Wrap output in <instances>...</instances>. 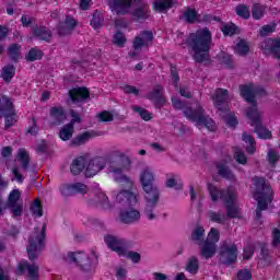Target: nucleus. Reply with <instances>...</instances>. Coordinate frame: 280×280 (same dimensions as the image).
I'll return each instance as SVG.
<instances>
[{"instance_id": "de8ad7c7", "label": "nucleus", "mask_w": 280, "mask_h": 280, "mask_svg": "<svg viewBox=\"0 0 280 280\" xmlns=\"http://www.w3.org/2000/svg\"><path fill=\"white\" fill-rule=\"evenodd\" d=\"M131 110H133V113H138L143 121H150L152 119V113L143 107L135 105L131 107Z\"/></svg>"}, {"instance_id": "f03ea898", "label": "nucleus", "mask_w": 280, "mask_h": 280, "mask_svg": "<svg viewBox=\"0 0 280 280\" xmlns=\"http://www.w3.org/2000/svg\"><path fill=\"white\" fill-rule=\"evenodd\" d=\"M140 183L144 191V213L148 220L152 221L155 218L154 209H156V205H159V200H161V191L152 185V183H154V174H152L149 168L141 173Z\"/></svg>"}, {"instance_id": "49530a36", "label": "nucleus", "mask_w": 280, "mask_h": 280, "mask_svg": "<svg viewBox=\"0 0 280 280\" xmlns=\"http://www.w3.org/2000/svg\"><path fill=\"white\" fill-rule=\"evenodd\" d=\"M234 51H235V54H237V56H246L248 54V51H250V47L248 46L246 40L241 39L236 44Z\"/></svg>"}, {"instance_id": "72a5a7b5", "label": "nucleus", "mask_w": 280, "mask_h": 280, "mask_svg": "<svg viewBox=\"0 0 280 280\" xmlns=\"http://www.w3.org/2000/svg\"><path fill=\"white\" fill-rule=\"evenodd\" d=\"M7 56L12 62L21 60V45L13 43L8 47Z\"/></svg>"}, {"instance_id": "0eeeda50", "label": "nucleus", "mask_w": 280, "mask_h": 280, "mask_svg": "<svg viewBox=\"0 0 280 280\" xmlns=\"http://www.w3.org/2000/svg\"><path fill=\"white\" fill-rule=\"evenodd\" d=\"M246 117L252 121L250 125L254 126V131L259 139H270L272 137V132L261 125V114L259 110L247 108Z\"/></svg>"}, {"instance_id": "2eb2a0df", "label": "nucleus", "mask_w": 280, "mask_h": 280, "mask_svg": "<svg viewBox=\"0 0 280 280\" xmlns=\"http://www.w3.org/2000/svg\"><path fill=\"white\" fill-rule=\"evenodd\" d=\"M137 0H108L107 5L117 16H126Z\"/></svg>"}, {"instance_id": "9d476101", "label": "nucleus", "mask_w": 280, "mask_h": 280, "mask_svg": "<svg viewBox=\"0 0 280 280\" xmlns=\"http://www.w3.org/2000/svg\"><path fill=\"white\" fill-rule=\"evenodd\" d=\"M69 259L77 264L83 272H91L93 270V262L91 261V258L89 255H86L84 252H70L68 254Z\"/></svg>"}, {"instance_id": "dca6fc26", "label": "nucleus", "mask_w": 280, "mask_h": 280, "mask_svg": "<svg viewBox=\"0 0 280 280\" xmlns=\"http://www.w3.org/2000/svg\"><path fill=\"white\" fill-rule=\"evenodd\" d=\"M130 159L121 154L116 166L113 164L108 166V172L110 174H116V176H120L122 180H126L128 183L129 179L126 175H124V171L130 170Z\"/></svg>"}, {"instance_id": "e433bc0d", "label": "nucleus", "mask_w": 280, "mask_h": 280, "mask_svg": "<svg viewBox=\"0 0 280 280\" xmlns=\"http://www.w3.org/2000/svg\"><path fill=\"white\" fill-rule=\"evenodd\" d=\"M74 130L75 127H71L69 124L63 125V127L59 130V139H61V141H69L71 137H73Z\"/></svg>"}, {"instance_id": "6ab92c4d", "label": "nucleus", "mask_w": 280, "mask_h": 280, "mask_svg": "<svg viewBox=\"0 0 280 280\" xmlns=\"http://www.w3.org/2000/svg\"><path fill=\"white\" fill-rule=\"evenodd\" d=\"M135 3H137L138 7L131 11L133 21H148V19H150V8H148V4H145L143 0H136Z\"/></svg>"}, {"instance_id": "412c9836", "label": "nucleus", "mask_w": 280, "mask_h": 280, "mask_svg": "<svg viewBox=\"0 0 280 280\" xmlns=\"http://www.w3.org/2000/svg\"><path fill=\"white\" fill-rule=\"evenodd\" d=\"M116 202L122 206L135 207L137 205V195L130 190H121L116 196Z\"/></svg>"}, {"instance_id": "393cba45", "label": "nucleus", "mask_w": 280, "mask_h": 280, "mask_svg": "<svg viewBox=\"0 0 280 280\" xmlns=\"http://www.w3.org/2000/svg\"><path fill=\"white\" fill-rule=\"evenodd\" d=\"M237 196L235 194H230L228 203H225L226 215L230 219L240 218V207L235 203Z\"/></svg>"}, {"instance_id": "f257e3e1", "label": "nucleus", "mask_w": 280, "mask_h": 280, "mask_svg": "<svg viewBox=\"0 0 280 280\" xmlns=\"http://www.w3.org/2000/svg\"><path fill=\"white\" fill-rule=\"evenodd\" d=\"M213 43V33L209 27L197 30L190 33L187 38V45L192 49V60L197 65L211 63V45Z\"/></svg>"}, {"instance_id": "8fccbe9b", "label": "nucleus", "mask_w": 280, "mask_h": 280, "mask_svg": "<svg viewBox=\"0 0 280 280\" xmlns=\"http://www.w3.org/2000/svg\"><path fill=\"white\" fill-rule=\"evenodd\" d=\"M2 117H4V128L8 130V128H12L14 124H16V109H13L9 114H4Z\"/></svg>"}, {"instance_id": "39448f33", "label": "nucleus", "mask_w": 280, "mask_h": 280, "mask_svg": "<svg viewBox=\"0 0 280 280\" xmlns=\"http://www.w3.org/2000/svg\"><path fill=\"white\" fill-rule=\"evenodd\" d=\"M47 237V224L42 226L40 232L38 229H35V233L30 236L28 238V247H27V255L30 261H35L38 258V253L45 248V240Z\"/></svg>"}, {"instance_id": "2f4dec72", "label": "nucleus", "mask_w": 280, "mask_h": 280, "mask_svg": "<svg viewBox=\"0 0 280 280\" xmlns=\"http://www.w3.org/2000/svg\"><path fill=\"white\" fill-rule=\"evenodd\" d=\"M189 241L194 242L198 246H202V244H205V228H195L189 236Z\"/></svg>"}, {"instance_id": "c756f323", "label": "nucleus", "mask_w": 280, "mask_h": 280, "mask_svg": "<svg viewBox=\"0 0 280 280\" xmlns=\"http://www.w3.org/2000/svg\"><path fill=\"white\" fill-rule=\"evenodd\" d=\"M217 170H218V174H219V176H221V178H224L225 180H231L232 183H235V180H236L235 174H233V171H231V168H229V166H226V164L217 163Z\"/></svg>"}, {"instance_id": "603ef678", "label": "nucleus", "mask_w": 280, "mask_h": 280, "mask_svg": "<svg viewBox=\"0 0 280 280\" xmlns=\"http://www.w3.org/2000/svg\"><path fill=\"white\" fill-rule=\"evenodd\" d=\"M31 211L35 218H43V202L39 199H35L31 205Z\"/></svg>"}, {"instance_id": "e2e57ef3", "label": "nucleus", "mask_w": 280, "mask_h": 280, "mask_svg": "<svg viewBox=\"0 0 280 280\" xmlns=\"http://www.w3.org/2000/svg\"><path fill=\"white\" fill-rule=\"evenodd\" d=\"M207 240L214 242V245L218 244V242H220V231L215 228H211Z\"/></svg>"}, {"instance_id": "a211bd4d", "label": "nucleus", "mask_w": 280, "mask_h": 280, "mask_svg": "<svg viewBox=\"0 0 280 280\" xmlns=\"http://www.w3.org/2000/svg\"><path fill=\"white\" fill-rule=\"evenodd\" d=\"M25 272H28L30 280H38V266L30 265L27 260H22L19 262L15 273L21 277Z\"/></svg>"}, {"instance_id": "6e6552de", "label": "nucleus", "mask_w": 280, "mask_h": 280, "mask_svg": "<svg viewBox=\"0 0 280 280\" xmlns=\"http://www.w3.org/2000/svg\"><path fill=\"white\" fill-rule=\"evenodd\" d=\"M154 40V34L151 31H142L140 36H136L132 42L133 50L128 52L129 58H137L139 49L149 47L150 43Z\"/></svg>"}, {"instance_id": "aec40b11", "label": "nucleus", "mask_w": 280, "mask_h": 280, "mask_svg": "<svg viewBox=\"0 0 280 280\" xmlns=\"http://www.w3.org/2000/svg\"><path fill=\"white\" fill-rule=\"evenodd\" d=\"M208 191L210 194V197L212 199V202H218V198L224 202V205H229V196L231 194H235L233 191H226L224 189H219L213 184H208Z\"/></svg>"}, {"instance_id": "a19ab883", "label": "nucleus", "mask_w": 280, "mask_h": 280, "mask_svg": "<svg viewBox=\"0 0 280 280\" xmlns=\"http://www.w3.org/2000/svg\"><path fill=\"white\" fill-rule=\"evenodd\" d=\"M243 141L249 144L246 148L247 154H255V152L257 151V142L255 141V138H253V136L248 133H243Z\"/></svg>"}, {"instance_id": "c85d7f7f", "label": "nucleus", "mask_w": 280, "mask_h": 280, "mask_svg": "<svg viewBox=\"0 0 280 280\" xmlns=\"http://www.w3.org/2000/svg\"><path fill=\"white\" fill-rule=\"evenodd\" d=\"M85 167H86V158L78 156L72 161L70 165V171H71V174H73V176H79V174H82V172H84Z\"/></svg>"}, {"instance_id": "338daca9", "label": "nucleus", "mask_w": 280, "mask_h": 280, "mask_svg": "<svg viewBox=\"0 0 280 280\" xmlns=\"http://www.w3.org/2000/svg\"><path fill=\"white\" fill-rule=\"evenodd\" d=\"M114 119H115V116L108 110H104L98 114L100 121L106 122V121H113Z\"/></svg>"}, {"instance_id": "1a4fd4ad", "label": "nucleus", "mask_w": 280, "mask_h": 280, "mask_svg": "<svg viewBox=\"0 0 280 280\" xmlns=\"http://www.w3.org/2000/svg\"><path fill=\"white\" fill-rule=\"evenodd\" d=\"M104 242L110 250L117 253L120 257L126 255V248H128V241H126V238L106 235Z\"/></svg>"}, {"instance_id": "ea45409f", "label": "nucleus", "mask_w": 280, "mask_h": 280, "mask_svg": "<svg viewBox=\"0 0 280 280\" xmlns=\"http://www.w3.org/2000/svg\"><path fill=\"white\" fill-rule=\"evenodd\" d=\"M252 16L254 21H261L266 16V7L259 3H255L252 8Z\"/></svg>"}, {"instance_id": "473e14b6", "label": "nucleus", "mask_w": 280, "mask_h": 280, "mask_svg": "<svg viewBox=\"0 0 280 280\" xmlns=\"http://www.w3.org/2000/svg\"><path fill=\"white\" fill-rule=\"evenodd\" d=\"M14 75H16V68L14 67V65L9 63L2 68L0 78H2V80L7 84H10L12 82V78H14Z\"/></svg>"}, {"instance_id": "f8f14e48", "label": "nucleus", "mask_w": 280, "mask_h": 280, "mask_svg": "<svg viewBox=\"0 0 280 280\" xmlns=\"http://www.w3.org/2000/svg\"><path fill=\"white\" fill-rule=\"evenodd\" d=\"M165 89L163 85L158 84L155 85L152 91H149L145 95V100H149V102H152L155 106V108H163L165 104L167 103V100H165L164 95Z\"/></svg>"}, {"instance_id": "f704fd0d", "label": "nucleus", "mask_w": 280, "mask_h": 280, "mask_svg": "<svg viewBox=\"0 0 280 280\" xmlns=\"http://www.w3.org/2000/svg\"><path fill=\"white\" fill-rule=\"evenodd\" d=\"M43 56H45L43 50L38 49V47H33L25 56V60L27 62H36V60H43Z\"/></svg>"}, {"instance_id": "4be33fe9", "label": "nucleus", "mask_w": 280, "mask_h": 280, "mask_svg": "<svg viewBox=\"0 0 280 280\" xmlns=\"http://www.w3.org/2000/svg\"><path fill=\"white\" fill-rule=\"evenodd\" d=\"M49 116L52 120V126H62V124H65V119H67V112H65V107L62 106H54L50 108Z\"/></svg>"}, {"instance_id": "20e7f679", "label": "nucleus", "mask_w": 280, "mask_h": 280, "mask_svg": "<svg viewBox=\"0 0 280 280\" xmlns=\"http://www.w3.org/2000/svg\"><path fill=\"white\" fill-rule=\"evenodd\" d=\"M253 183L256 187L254 198L258 202L256 218L257 220H261V211H266L268 205L272 202V188L266 184V178L264 177L255 176L253 177Z\"/></svg>"}, {"instance_id": "6e6d98bb", "label": "nucleus", "mask_w": 280, "mask_h": 280, "mask_svg": "<svg viewBox=\"0 0 280 280\" xmlns=\"http://www.w3.org/2000/svg\"><path fill=\"white\" fill-rule=\"evenodd\" d=\"M276 31H277V22H271L269 24L261 26L259 34L260 36H268V34H272Z\"/></svg>"}, {"instance_id": "9b49d317", "label": "nucleus", "mask_w": 280, "mask_h": 280, "mask_svg": "<svg viewBox=\"0 0 280 280\" xmlns=\"http://www.w3.org/2000/svg\"><path fill=\"white\" fill-rule=\"evenodd\" d=\"M108 163V158L104 156H96L88 163L85 167V176L86 178H93V176H96L98 172H102L104 167H106Z\"/></svg>"}, {"instance_id": "b1692460", "label": "nucleus", "mask_w": 280, "mask_h": 280, "mask_svg": "<svg viewBox=\"0 0 280 280\" xmlns=\"http://www.w3.org/2000/svg\"><path fill=\"white\" fill-rule=\"evenodd\" d=\"M200 246V256L203 257V259H211L215 256V253L218 250V246L214 242H210L209 240L203 241V243Z\"/></svg>"}, {"instance_id": "4d7b16f0", "label": "nucleus", "mask_w": 280, "mask_h": 280, "mask_svg": "<svg viewBox=\"0 0 280 280\" xmlns=\"http://www.w3.org/2000/svg\"><path fill=\"white\" fill-rule=\"evenodd\" d=\"M59 191L63 198L73 196V184H62L59 186Z\"/></svg>"}, {"instance_id": "79ce46f5", "label": "nucleus", "mask_w": 280, "mask_h": 280, "mask_svg": "<svg viewBox=\"0 0 280 280\" xmlns=\"http://www.w3.org/2000/svg\"><path fill=\"white\" fill-rule=\"evenodd\" d=\"M221 32L223 36H235V34H238L240 27H237L235 23L223 24L221 26Z\"/></svg>"}, {"instance_id": "bb28decb", "label": "nucleus", "mask_w": 280, "mask_h": 280, "mask_svg": "<svg viewBox=\"0 0 280 280\" xmlns=\"http://www.w3.org/2000/svg\"><path fill=\"white\" fill-rule=\"evenodd\" d=\"M139 220H141L139 210L130 209L120 212V222H122V224H135V222H139Z\"/></svg>"}, {"instance_id": "7ed1b4c3", "label": "nucleus", "mask_w": 280, "mask_h": 280, "mask_svg": "<svg viewBox=\"0 0 280 280\" xmlns=\"http://www.w3.org/2000/svg\"><path fill=\"white\" fill-rule=\"evenodd\" d=\"M172 105L175 110H184V116L197 126H205L208 130L213 132L215 130V121L211 117L205 115V108L198 103L196 108L187 107L185 101L172 98Z\"/></svg>"}, {"instance_id": "423d86ee", "label": "nucleus", "mask_w": 280, "mask_h": 280, "mask_svg": "<svg viewBox=\"0 0 280 280\" xmlns=\"http://www.w3.org/2000/svg\"><path fill=\"white\" fill-rule=\"evenodd\" d=\"M240 255V249L235 243L223 242L219 252V261L222 266H233L237 264V256Z\"/></svg>"}, {"instance_id": "680f3d73", "label": "nucleus", "mask_w": 280, "mask_h": 280, "mask_svg": "<svg viewBox=\"0 0 280 280\" xmlns=\"http://www.w3.org/2000/svg\"><path fill=\"white\" fill-rule=\"evenodd\" d=\"M225 124L226 126H229V128H236L237 124H240L237 121V117H235V114H228L225 117Z\"/></svg>"}, {"instance_id": "58836bf2", "label": "nucleus", "mask_w": 280, "mask_h": 280, "mask_svg": "<svg viewBox=\"0 0 280 280\" xmlns=\"http://www.w3.org/2000/svg\"><path fill=\"white\" fill-rule=\"evenodd\" d=\"M103 23H104V15L102 14V12L97 10L94 11L91 23H90L91 27H93V30H102Z\"/></svg>"}, {"instance_id": "ddd939ff", "label": "nucleus", "mask_w": 280, "mask_h": 280, "mask_svg": "<svg viewBox=\"0 0 280 280\" xmlns=\"http://www.w3.org/2000/svg\"><path fill=\"white\" fill-rule=\"evenodd\" d=\"M260 49L265 56H273L280 60V38H267L260 43Z\"/></svg>"}, {"instance_id": "c03bdc74", "label": "nucleus", "mask_w": 280, "mask_h": 280, "mask_svg": "<svg viewBox=\"0 0 280 280\" xmlns=\"http://www.w3.org/2000/svg\"><path fill=\"white\" fill-rule=\"evenodd\" d=\"M219 62L220 65H223L225 69H233V67H235L233 57L225 52H222L221 55H219Z\"/></svg>"}, {"instance_id": "69168bd1", "label": "nucleus", "mask_w": 280, "mask_h": 280, "mask_svg": "<svg viewBox=\"0 0 280 280\" xmlns=\"http://www.w3.org/2000/svg\"><path fill=\"white\" fill-rule=\"evenodd\" d=\"M237 279L238 280H252L253 279V272L248 269H241L237 272Z\"/></svg>"}, {"instance_id": "0e129e2a", "label": "nucleus", "mask_w": 280, "mask_h": 280, "mask_svg": "<svg viewBox=\"0 0 280 280\" xmlns=\"http://www.w3.org/2000/svg\"><path fill=\"white\" fill-rule=\"evenodd\" d=\"M253 255H255V247L253 245H247L246 247H244L243 259L245 261H248V259H250Z\"/></svg>"}, {"instance_id": "f3484780", "label": "nucleus", "mask_w": 280, "mask_h": 280, "mask_svg": "<svg viewBox=\"0 0 280 280\" xmlns=\"http://www.w3.org/2000/svg\"><path fill=\"white\" fill-rule=\"evenodd\" d=\"M241 97L247 102V104H252L248 108L257 109V98H255V84L248 83V84H241L238 86Z\"/></svg>"}, {"instance_id": "bf43d9fd", "label": "nucleus", "mask_w": 280, "mask_h": 280, "mask_svg": "<svg viewBox=\"0 0 280 280\" xmlns=\"http://www.w3.org/2000/svg\"><path fill=\"white\" fill-rule=\"evenodd\" d=\"M114 45L117 47H124L126 45V36L121 31H117L114 35Z\"/></svg>"}, {"instance_id": "864d4df0", "label": "nucleus", "mask_w": 280, "mask_h": 280, "mask_svg": "<svg viewBox=\"0 0 280 280\" xmlns=\"http://www.w3.org/2000/svg\"><path fill=\"white\" fill-rule=\"evenodd\" d=\"M19 200H21V190L14 189L10 192L9 199H8V207H14L18 205Z\"/></svg>"}, {"instance_id": "09e8293b", "label": "nucleus", "mask_w": 280, "mask_h": 280, "mask_svg": "<svg viewBox=\"0 0 280 280\" xmlns=\"http://www.w3.org/2000/svg\"><path fill=\"white\" fill-rule=\"evenodd\" d=\"M18 160L21 161L23 170L30 167V153L25 149H20L18 152Z\"/></svg>"}, {"instance_id": "cd10ccee", "label": "nucleus", "mask_w": 280, "mask_h": 280, "mask_svg": "<svg viewBox=\"0 0 280 280\" xmlns=\"http://www.w3.org/2000/svg\"><path fill=\"white\" fill-rule=\"evenodd\" d=\"M12 110H15L12 98L5 94H0V119L3 115H10Z\"/></svg>"}, {"instance_id": "13d9d810", "label": "nucleus", "mask_w": 280, "mask_h": 280, "mask_svg": "<svg viewBox=\"0 0 280 280\" xmlns=\"http://www.w3.org/2000/svg\"><path fill=\"white\" fill-rule=\"evenodd\" d=\"M267 159H268L269 165L275 167V165L279 163L280 155L277 153V151L270 149L267 153Z\"/></svg>"}, {"instance_id": "774afa93", "label": "nucleus", "mask_w": 280, "mask_h": 280, "mask_svg": "<svg viewBox=\"0 0 280 280\" xmlns=\"http://www.w3.org/2000/svg\"><path fill=\"white\" fill-rule=\"evenodd\" d=\"M280 244V230L275 228L272 230V243L271 246H273V248H277V246H279Z\"/></svg>"}, {"instance_id": "37998d69", "label": "nucleus", "mask_w": 280, "mask_h": 280, "mask_svg": "<svg viewBox=\"0 0 280 280\" xmlns=\"http://www.w3.org/2000/svg\"><path fill=\"white\" fill-rule=\"evenodd\" d=\"M183 16L189 25H192V23H196L198 21V12L195 9L188 8L184 11Z\"/></svg>"}, {"instance_id": "5fc2aeb1", "label": "nucleus", "mask_w": 280, "mask_h": 280, "mask_svg": "<svg viewBox=\"0 0 280 280\" xmlns=\"http://www.w3.org/2000/svg\"><path fill=\"white\" fill-rule=\"evenodd\" d=\"M72 192L73 196L81 194L82 196H84V194H89V186H86V184L83 183H74L72 184Z\"/></svg>"}, {"instance_id": "052dcab7", "label": "nucleus", "mask_w": 280, "mask_h": 280, "mask_svg": "<svg viewBox=\"0 0 280 280\" xmlns=\"http://www.w3.org/2000/svg\"><path fill=\"white\" fill-rule=\"evenodd\" d=\"M57 32L59 36H67L70 32H73V30L66 25L65 22H59L57 25Z\"/></svg>"}, {"instance_id": "a878e982", "label": "nucleus", "mask_w": 280, "mask_h": 280, "mask_svg": "<svg viewBox=\"0 0 280 280\" xmlns=\"http://www.w3.org/2000/svg\"><path fill=\"white\" fill-rule=\"evenodd\" d=\"M69 96L72 102H84L91 97V92L86 88H73Z\"/></svg>"}, {"instance_id": "5701e85b", "label": "nucleus", "mask_w": 280, "mask_h": 280, "mask_svg": "<svg viewBox=\"0 0 280 280\" xmlns=\"http://www.w3.org/2000/svg\"><path fill=\"white\" fill-rule=\"evenodd\" d=\"M31 34L34 36V38H37V40H44L45 43H50L52 36L51 30L44 25L33 26L31 30Z\"/></svg>"}, {"instance_id": "c9c22d12", "label": "nucleus", "mask_w": 280, "mask_h": 280, "mask_svg": "<svg viewBox=\"0 0 280 280\" xmlns=\"http://www.w3.org/2000/svg\"><path fill=\"white\" fill-rule=\"evenodd\" d=\"M200 270V262L196 256H191L186 264V271L190 275H198Z\"/></svg>"}, {"instance_id": "3c124183", "label": "nucleus", "mask_w": 280, "mask_h": 280, "mask_svg": "<svg viewBox=\"0 0 280 280\" xmlns=\"http://www.w3.org/2000/svg\"><path fill=\"white\" fill-rule=\"evenodd\" d=\"M209 219L210 222H214L215 224H225L226 222V215L213 210L209 212Z\"/></svg>"}, {"instance_id": "4468645a", "label": "nucleus", "mask_w": 280, "mask_h": 280, "mask_svg": "<svg viewBox=\"0 0 280 280\" xmlns=\"http://www.w3.org/2000/svg\"><path fill=\"white\" fill-rule=\"evenodd\" d=\"M214 107L220 110V113H229V105L226 100H229V90L218 88L214 94L211 96Z\"/></svg>"}, {"instance_id": "7c9ffc66", "label": "nucleus", "mask_w": 280, "mask_h": 280, "mask_svg": "<svg viewBox=\"0 0 280 280\" xmlns=\"http://www.w3.org/2000/svg\"><path fill=\"white\" fill-rule=\"evenodd\" d=\"M153 8L155 12L164 14L167 10H172V8H174V0H154Z\"/></svg>"}, {"instance_id": "a18cd8bd", "label": "nucleus", "mask_w": 280, "mask_h": 280, "mask_svg": "<svg viewBox=\"0 0 280 280\" xmlns=\"http://www.w3.org/2000/svg\"><path fill=\"white\" fill-rule=\"evenodd\" d=\"M236 15L245 21L250 19V8L246 4H238L235 9Z\"/></svg>"}, {"instance_id": "4c0bfd02", "label": "nucleus", "mask_w": 280, "mask_h": 280, "mask_svg": "<svg viewBox=\"0 0 280 280\" xmlns=\"http://www.w3.org/2000/svg\"><path fill=\"white\" fill-rule=\"evenodd\" d=\"M93 135L89 131H84L83 133L77 136L70 141V145L73 147H79V145H84V143L89 142V139H91Z\"/></svg>"}]
</instances>
